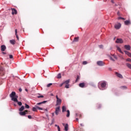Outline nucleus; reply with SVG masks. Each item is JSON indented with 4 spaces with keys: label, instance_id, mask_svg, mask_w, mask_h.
<instances>
[{
    "label": "nucleus",
    "instance_id": "nucleus-1",
    "mask_svg": "<svg viewBox=\"0 0 131 131\" xmlns=\"http://www.w3.org/2000/svg\"><path fill=\"white\" fill-rule=\"evenodd\" d=\"M10 97L11 98V100L13 102H16L19 106H22V102L18 101V96L16 95V92H12L10 94Z\"/></svg>",
    "mask_w": 131,
    "mask_h": 131
},
{
    "label": "nucleus",
    "instance_id": "nucleus-2",
    "mask_svg": "<svg viewBox=\"0 0 131 131\" xmlns=\"http://www.w3.org/2000/svg\"><path fill=\"white\" fill-rule=\"evenodd\" d=\"M47 102H48V101H43L42 102L37 103L36 104V105H35V107H33L32 108V111L34 112H36V111H37V109H38V110H43L42 107H39V106H41V105H42V104H45V103H47Z\"/></svg>",
    "mask_w": 131,
    "mask_h": 131
},
{
    "label": "nucleus",
    "instance_id": "nucleus-3",
    "mask_svg": "<svg viewBox=\"0 0 131 131\" xmlns=\"http://www.w3.org/2000/svg\"><path fill=\"white\" fill-rule=\"evenodd\" d=\"M56 98L57 99L56 106L61 105V104L62 103V100L58 97V95L56 96Z\"/></svg>",
    "mask_w": 131,
    "mask_h": 131
},
{
    "label": "nucleus",
    "instance_id": "nucleus-4",
    "mask_svg": "<svg viewBox=\"0 0 131 131\" xmlns=\"http://www.w3.org/2000/svg\"><path fill=\"white\" fill-rule=\"evenodd\" d=\"M97 64L98 65V66H104V65H105V63L102 61H98L97 62Z\"/></svg>",
    "mask_w": 131,
    "mask_h": 131
},
{
    "label": "nucleus",
    "instance_id": "nucleus-5",
    "mask_svg": "<svg viewBox=\"0 0 131 131\" xmlns=\"http://www.w3.org/2000/svg\"><path fill=\"white\" fill-rule=\"evenodd\" d=\"M78 117V118H77ZM78 118H81V114L80 113H76V121H78Z\"/></svg>",
    "mask_w": 131,
    "mask_h": 131
},
{
    "label": "nucleus",
    "instance_id": "nucleus-6",
    "mask_svg": "<svg viewBox=\"0 0 131 131\" xmlns=\"http://www.w3.org/2000/svg\"><path fill=\"white\" fill-rule=\"evenodd\" d=\"M114 27L116 29H119V28L121 27V24L120 23H118L117 24H115L114 26Z\"/></svg>",
    "mask_w": 131,
    "mask_h": 131
},
{
    "label": "nucleus",
    "instance_id": "nucleus-7",
    "mask_svg": "<svg viewBox=\"0 0 131 131\" xmlns=\"http://www.w3.org/2000/svg\"><path fill=\"white\" fill-rule=\"evenodd\" d=\"M11 11H12V15H17V10H16L14 8H11Z\"/></svg>",
    "mask_w": 131,
    "mask_h": 131
},
{
    "label": "nucleus",
    "instance_id": "nucleus-8",
    "mask_svg": "<svg viewBox=\"0 0 131 131\" xmlns=\"http://www.w3.org/2000/svg\"><path fill=\"white\" fill-rule=\"evenodd\" d=\"M116 43H122L123 42V41L122 40V39L120 38H117L116 40Z\"/></svg>",
    "mask_w": 131,
    "mask_h": 131
},
{
    "label": "nucleus",
    "instance_id": "nucleus-9",
    "mask_svg": "<svg viewBox=\"0 0 131 131\" xmlns=\"http://www.w3.org/2000/svg\"><path fill=\"white\" fill-rule=\"evenodd\" d=\"M115 74L116 76H117V77H119V78H123V76H122V75H121V74H119L118 72H116Z\"/></svg>",
    "mask_w": 131,
    "mask_h": 131
},
{
    "label": "nucleus",
    "instance_id": "nucleus-10",
    "mask_svg": "<svg viewBox=\"0 0 131 131\" xmlns=\"http://www.w3.org/2000/svg\"><path fill=\"white\" fill-rule=\"evenodd\" d=\"M1 49L2 52H5V51H6V49H7V47H6L5 45H2L1 46Z\"/></svg>",
    "mask_w": 131,
    "mask_h": 131
},
{
    "label": "nucleus",
    "instance_id": "nucleus-11",
    "mask_svg": "<svg viewBox=\"0 0 131 131\" xmlns=\"http://www.w3.org/2000/svg\"><path fill=\"white\" fill-rule=\"evenodd\" d=\"M59 112H60V106L56 107L55 109L56 115H58L59 114Z\"/></svg>",
    "mask_w": 131,
    "mask_h": 131
},
{
    "label": "nucleus",
    "instance_id": "nucleus-12",
    "mask_svg": "<svg viewBox=\"0 0 131 131\" xmlns=\"http://www.w3.org/2000/svg\"><path fill=\"white\" fill-rule=\"evenodd\" d=\"M124 49L125 50H127V51H130V46L129 45H125L124 46Z\"/></svg>",
    "mask_w": 131,
    "mask_h": 131
},
{
    "label": "nucleus",
    "instance_id": "nucleus-13",
    "mask_svg": "<svg viewBox=\"0 0 131 131\" xmlns=\"http://www.w3.org/2000/svg\"><path fill=\"white\" fill-rule=\"evenodd\" d=\"M79 86H80V88H83L85 86V83L84 82L80 83L79 84Z\"/></svg>",
    "mask_w": 131,
    "mask_h": 131
},
{
    "label": "nucleus",
    "instance_id": "nucleus-14",
    "mask_svg": "<svg viewBox=\"0 0 131 131\" xmlns=\"http://www.w3.org/2000/svg\"><path fill=\"white\" fill-rule=\"evenodd\" d=\"M78 40H79V37H75L73 41V42H77Z\"/></svg>",
    "mask_w": 131,
    "mask_h": 131
},
{
    "label": "nucleus",
    "instance_id": "nucleus-15",
    "mask_svg": "<svg viewBox=\"0 0 131 131\" xmlns=\"http://www.w3.org/2000/svg\"><path fill=\"white\" fill-rule=\"evenodd\" d=\"M125 54H126V55H127V56H128V57H130V58H131V53L127 51H124Z\"/></svg>",
    "mask_w": 131,
    "mask_h": 131
},
{
    "label": "nucleus",
    "instance_id": "nucleus-16",
    "mask_svg": "<svg viewBox=\"0 0 131 131\" xmlns=\"http://www.w3.org/2000/svg\"><path fill=\"white\" fill-rule=\"evenodd\" d=\"M124 24L125 25H130V20H125L124 21Z\"/></svg>",
    "mask_w": 131,
    "mask_h": 131
},
{
    "label": "nucleus",
    "instance_id": "nucleus-17",
    "mask_svg": "<svg viewBox=\"0 0 131 131\" xmlns=\"http://www.w3.org/2000/svg\"><path fill=\"white\" fill-rule=\"evenodd\" d=\"M17 33H18V31H17V29H15V35L16 36V38H17V40H19V36H18Z\"/></svg>",
    "mask_w": 131,
    "mask_h": 131
},
{
    "label": "nucleus",
    "instance_id": "nucleus-18",
    "mask_svg": "<svg viewBox=\"0 0 131 131\" xmlns=\"http://www.w3.org/2000/svg\"><path fill=\"white\" fill-rule=\"evenodd\" d=\"M26 113L25 112H20L19 113V115L21 116H25V115H26Z\"/></svg>",
    "mask_w": 131,
    "mask_h": 131
},
{
    "label": "nucleus",
    "instance_id": "nucleus-19",
    "mask_svg": "<svg viewBox=\"0 0 131 131\" xmlns=\"http://www.w3.org/2000/svg\"><path fill=\"white\" fill-rule=\"evenodd\" d=\"M10 42L11 45H15L16 40L12 39L10 40Z\"/></svg>",
    "mask_w": 131,
    "mask_h": 131
},
{
    "label": "nucleus",
    "instance_id": "nucleus-20",
    "mask_svg": "<svg viewBox=\"0 0 131 131\" xmlns=\"http://www.w3.org/2000/svg\"><path fill=\"white\" fill-rule=\"evenodd\" d=\"M69 82H70V79H68L64 82H63L64 84H69Z\"/></svg>",
    "mask_w": 131,
    "mask_h": 131
},
{
    "label": "nucleus",
    "instance_id": "nucleus-21",
    "mask_svg": "<svg viewBox=\"0 0 131 131\" xmlns=\"http://www.w3.org/2000/svg\"><path fill=\"white\" fill-rule=\"evenodd\" d=\"M68 129H69V125H68V124H66L65 125V126H64V130H65L66 131H67V130H68Z\"/></svg>",
    "mask_w": 131,
    "mask_h": 131
},
{
    "label": "nucleus",
    "instance_id": "nucleus-22",
    "mask_svg": "<svg viewBox=\"0 0 131 131\" xmlns=\"http://www.w3.org/2000/svg\"><path fill=\"white\" fill-rule=\"evenodd\" d=\"M117 51H118L120 53H121V54H123V52H122V51H121V49H120V48H119V47H117Z\"/></svg>",
    "mask_w": 131,
    "mask_h": 131
},
{
    "label": "nucleus",
    "instance_id": "nucleus-23",
    "mask_svg": "<svg viewBox=\"0 0 131 131\" xmlns=\"http://www.w3.org/2000/svg\"><path fill=\"white\" fill-rule=\"evenodd\" d=\"M101 88H105V86H106V82H102L101 84Z\"/></svg>",
    "mask_w": 131,
    "mask_h": 131
},
{
    "label": "nucleus",
    "instance_id": "nucleus-24",
    "mask_svg": "<svg viewBox=\"0 0 131 131\" xmlns=\"http://www.w3.org/2000/svg\"><path fill=\"white\" fill-rule=\"evenodd\" d=\"M25 107L24 106H21L20 108H19V111H20V112L23 111V110H24Z\"/></svg>",
    "mask_w": 131,
    "mask_h": 131
},
{
    "label": "nucleus",
    "instance_id": "nucleus-25",
    "mask_svg": "<svg viewBox=\"0 0 131 131\" xmlns=\"http://www.w3.org/2000/svg\"><path fill=\"white\" fill-rule=\"evenodd\" d=\"M67 117H69V116H70V111H69V110H67Z\"/></svg>",
    "mask_w": 131,
    "mask_h": 131
},
{
    "label": "nucleus",
    "instance_id": "nucleus-26",
    "mask_svg": "<svg viewBox=\"0 0 131 131\" xmlns=\"http://www.w3.org/2000/svg\"><path fill=\"white\" fill-rule=\"evenodd\" d=\"M79 79H80V76H79V75H77L75 82H77V81H78Z\"/></svg>",
    "mask_w": 131,
    "mask_h": 131
},
{
    "label": "nucleus",
    "instance_id": "nucleus-27",
    "mask_svg": "<svg viewBox=\"0 0 131 131\" xmlns=\"http://www.w3.org/2000/svg\"><path fill=\"white\" fill-rule=\"evenodd\" d=\"M66 111V106H62V112H65Z\"/></svg>",
    "mask_w": 131,
    "mask_h": 131
},
{
    "label": "nucleus",
    "instance_id": "nucleus-28",
    "mask_svg": "<svg viewBox=\"0 0 131 131\" xmlns=\"http://www.w3.org/2000/svg\"><path fill=\"white\" fill-rule=\"evenodd\" d=\"M61 77H62V76H61V73H59L57 75V78L60 79V78H61Z\"/></svg>",
    "mask_w": 131,
    "mask_h": 131
},
{
    "label": "nucleus",
    "instance_id": "nucleus-29",
    "mask_svg": "<svg viewBox=\"0 0 131 131\" xmlns=\"http://www.w3.org/2000/svg\"><path fill=\"white\" fill-rule=\"evenodd\" d=\"M126 66L128 68H129V69H131V64L129 63H127Z\"/></svg>",
    "mask_w": 131,
    "mask_h": 131
},
{
    "label": "nucleus",
    "instance_id": "nucleus-30",
    "mask_svg": "<svg viewBox=\"0 0 131 131\" xmlns=\"http://www.w3.org/2000/svg\"><path fill=\"white\" fill-rule=\"evenodd\" d=\"M25 108H27V109H29V108H30L29 105L26 103L25 104Z\"/></svg>",
    "mask_w": 131,
    "mask_h": 131
},
{
    "label": "nucleus",
    "instance_id": "nucleus-31",
    "mask_svg": "<svg viewBox=\"0 0 131 131\" xmlns=\"http://www.w3.org/2000/svg\"><path fill=\"white\" fill-rule=\"evenodd\" d=\"M119 20H125V18L122 17H119L118 18Z\"/></svg>",
    "mask_w": 131,
    "mask_h": 131
},
{
    "label": "nucleus",
    "instance_id": "nucleus-32",
    "mask_svg": "<svg viewBox=\"0 0 131 131\" xmlns=\"http://www.w3.org/2000/svg\"><path fill=\"white\" fill-rule=\"evenodd\" d=\"M51 85H53V83H49L48 84H47V88H50V86Z\"/></svg>",
    "mask_w": 131,
    "mask_h": 131
},
{
    "label": "nucleus",
    "instance_id": "nucleus-33",
    "mask_svg": "<svg viewBox=\"0 0 131 131\" xmlns=\"http://www.w3.org/2000/svg\"><path fill=\"white\" fill-rule=\"evenodd\" d=\"M83 65H86L88 64V62L86 61H84L82 62Z\"/></svg>",
    "mask_w": 131,
    "mask_h": 131
},
{
    "label": "nucleus",
    "instance_id": "nucleus-34",
    "mask_svg": "<svg viewBox=\"0 0 131 131\" xmlns=\"http://www.w3.org/2000/svg\"><path fill=\"white\" fill-rule=\"evenodd\" d=\"M69 84H66L65 85V88L66 89H69Z\"/></svg>",
    "mask_w": 131,
    "mask_h": 131
},
{
    "label": "nucleus",
    "instance_id": "nucleus-35",
    "mask_svg": "<svg viewBox=\"0 0 131 131\" xmlns=\"http://www.w3.org/2000/svg\"><path fill=\"white\" fill-rule=\"evenodd\" d=\"M30 87H27V88H26L25 89V91H26V92H28V90H29V89H30Z\"/></svg>",
    "mask_w": 131,
    "mask_h": 131
},
{
    "label": "nucleus",
    "instance_id": "nucleus-36",
    "mask_svg": "<svg viewBox=\"0 0 131 131\" xmlns=\"http://www.w3.org/2000/svg\"><path fill=\"white\" fill-rule=\"evenodd\" d=\"M101 106L100 104H98L97 105V109H100V108H101Z\"/></svg>",
    "mask_w": 131,
    "mask_h": 131
},
{
    "label": "nucleus",
    "instance_id": "nucleus-37",
    "mask_svg": "<svg viewBox=\"0 0 131 131\" xmlns=\"http://www.w3.org/2000/svg\"><path fill=\"white\" fill-rule=\"evenodd\" d=\"M28 118H29V119H31L32 118V117H31V115H28Z\"/></svg>",
    "mask_w": 131,
    "mask_h": 131
},
{
    "label": "nucleus",
    "instance_id": "nucleus-38",
    "mask_svg": "<svg viewBox=\"0 0 131 131\" xmlns=\"http://www.w3.org/2000/svg\"><path fill=\"white\" fill-rule=\"evenodd\" d=\"M9 58H10V59H13V55H9Z\"/></svg>",
    "mask_w": 131,
    "mask_h": 131
},
{
    "label": "nucleus",
    "instance_id": "nucleus-39",
    "mask_svg": "<svg viewBox=\"0 0 131 131\" xmlns=\"http://www.w3.org/2000/svg\"><path fill=\"white\" fill-rule=\"evenodd\" d=\"M126 61H127L128 62H130L131 61V59L130 58H127L126 59Z\"/></svg>",
    "mask_w": 131,
    "mask_h": 131
},
{
    "label": "nucleus",
    "instance_id": "nucleus-40",
    "mask_svg": "<svg viewBox=\"0 0 131 131\" xmlns=\"http://www.w3.org/2000/svg\"><path fill=\"white\" fill-rule=\"evenodd\" d=\"M121 89H126V87L125 86H121Z\"/></svg>",
    "mask_w": 131,
    "mask_h": 131
},
{
    "label": "nucleus",
    "instance_id": "nucleus-41",
    "mask_svg": "<svg viewBox=\"0 0 131 131\" xmlns=\"http://www.w3.org/2000/svg\"><path fill=\"white\" fill-rule=\"evenodd\" d=\"M99 47L100 48V49H103V45H99Z\"/></svg>",
    "mask_w": 131,
    "mask_h": 131
},
{
    "label": "nucleus",
    "instance_id": "nucleus-42",
    "mask_svg": "<svg viewBox=\"0 0 131 131\" xmlns=\"http://www.w3.org/2000/svg\"><path fill=\"white\" fill-rule=\"evenodd\" d=\"M63 84H64V82H62L61 84L59 85V86L61 88V86H63Z\"/></svg>",
    "mask_w": 131,
    "mask_h": 131
},
{
    "label": "nucleus",
    "instance_id": "nucleus-43",
    "mask_svg": "<svg viewBox=\"0 0 131 131\" xmlns=\"http://www.w3.org/2000/svg\"><path fill=\"white\" fill-rule=\"evenodd\" d=\"M110 59H111V60H112V61H115V60H114V59H113V58H112V57H110Z\"/></svg>",
    "mask_w": 131,
    "mask_h": 131
},
{
    "label": "nucleus",
    "instance_id": "nucleus-44",
    "mask_svg": "<svg viewBox=\"0 0 131 131\" xmlns=\"http://www.w3.org/2000/svg\"><path fill=\"white\" fill-rule=\"evenodd\" d=\"M37 98H43V96L41 95L40 96H38Z\"/></svg>",
    "mask_w": 131,
    "mask_h": 131
},
{
    "label": "nucleus",
    "instance_id": "nucleus-45",
    "mask_svg": "<svg viewBox=\"0 0 131 131\" xmlns=\"http://www.w3.org/2000/svg\"><path fill=\"white\" fill-rule=\"evenodd\" d=\"M18 91H19V92H22V89L19 88V89H18Z\"/></svg>",
    "mask_w": 131,
    "mask_h": 131
},
{
    "label": "nucleus",
    "instance_id": "nucleus-46",
    "mask_svg": "<svg viewBox=\"0 0 131 131\" xmlns=\"http://www.w3.org/2000/svg\"><path fill=\"white\" fill-rule=\"evenodd\" d=\"M57 128H58V131H61V130H60V127H59V126H57Z\"/></svg>",
    "mask_w": 131,
    "mask_h": 131
},
{
    "label": "nucleus",
    "instance_id": "nucleus-47",
    "mask_svg": "<svg viewBox=\"0 0 131 131\" xmlns=\"http://www.w3.org/2000/svg\"><path fill=\"white\" fill-rule=\"evenodd\" d=\"M111 3H112V4H114V0H111Z\"/></svg>",
    "mask_w": 131,
    "mask_h": 131
},
{
    "label": "nucleus",
    "instance_id": "nucleus-48",
    "mask_svg": "<svg viewBox=\"0 0 131 131\" xmlns=\"http://www.w3.org/2000/svg\"><path fill=\"white\" fill-rule=\"evenodd\" d=\"M24 112H25V113H27V112H28V110H25V111H24Z\"/></svg>",
    "mask_w": 131,
    "mask_h": 131
},
{
    "label": "nucleus",
    "instance_id": "nucleus-49",
    "mask_svg": "<svg viewBox=\"0 0 131 131\" xmlns=\"http://www.w3.org/2000/svg\"><path fill=\"white\" fill-rule=\"evenodd\" d=\"M2 54H4V55H6V52H2Z\"/></svg>",
    "mask_w": 131,
    "mask_h": 131
},
{
    "label": "nucleus",
    "instance_id": "nucleus-50",
    "mask_svg": "<svg viewBox=\"0 0 131 131\" xmlns=\"http://www.w3.org/2000/svg\"><path fill=\"white\" fill-rule=\"evenodd\" d=\"M45 111H46L47 112H48V109H45L44 110Z\"/></svg>",
    "mask_w": 131,
    "mask_h": 131
},
{
    "label": "nucleus",
    "instance_id": "nucleus-51",
    "mask_svg": "<svg viewBox=\"0 0 131 131\" xmlns=\"http://www.w3.org/2000/svg\"><path fill=\"white\" fill-rule=\"evenodd\" d=\"M117 14L119 15V11L118 12Z\"/></svg>",
    "mask_w": 131,
    "mask_h": 131
},
{
    "label": "nucleus",
    "instance_id": "nucleus-52",
    "mask_svg": "<svg viewBox=\"0 0 131 131\" xmlns=\"http://www.w3.org/2000/svg\"><path fill=\"white\" fill-rule=\"evenodd\" d=\"M121 59H124L123 57H122V56H121Z\"/></svg>",
    "mask_w": 131,
    "mask_h": 131
},
{
    "label": "nucleus",
    "instance_id": "nucleus-53",
    "mask_svg": "<svg viewBox=\"0 0 131 131\" xmlns=\"http://www.w3.org/2000/svg\"><path fill=\"white\" fill-rule=\"evenodd\" d=\"M62 125L64 126L65 125V123H62Z\"/></svg>",
    "mask_w": 131,
    "mask_h": 131
},
{
    "label": "nucleus",
    "instance_id": "nucleus-54",
    "mask_svg": "<svg viewBox=\"0 0 131 131\" xmlns=\"http://www.w3.org/2000/svg\"><path fill=\"white\" fill-rule=\"evenodd\" d=\"M51 96H54V94H51Z\"/></svg>",
    "mask_w": 131,
    "mask_h": 131
},
{
    "label": "nucleus",
    "instance_id": "nucleus-55",
    "mask_svg": "<svg viewBox=\"0 0 131 131\" xmlns=\"http://www.w3.org/2000/svg\"><path fill=\"white\" fill-rule=\"evenodd\" d=\"M52 115H53V116H54V113H53Z\"/></svg>",
    "mask_w": 131,
    "mask_h": 131
},
{
    "label": "nucleus",
    "instance_id": "nucleus-56",
    "mask_svg": "<svg viewBox=\"0 0 131 131\" xmlns=\"http://www.w3.org/2000/svg\"><path fill=\"white\" fill-rule=\"evenodd\" d=\"M81 125H82V124H81Z\"/></svg>",
    "mask_w": 131,
    "mask_h": 131
},
{
    "label": "nucleus",
    "instance_id": "nucleus-57",
    "mask_svg": "<svg viewBox=\"0 0 131 131\" xmlns=\"http://www.w3.org/2000/svg\"><path fill=\"white\" fill-rule=\"evenodd\" d=\"M81 125H82V124H81Z\"/></svg>",
    "mask_w": 131,
    "mask_h": 131
}]
</instances>
